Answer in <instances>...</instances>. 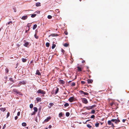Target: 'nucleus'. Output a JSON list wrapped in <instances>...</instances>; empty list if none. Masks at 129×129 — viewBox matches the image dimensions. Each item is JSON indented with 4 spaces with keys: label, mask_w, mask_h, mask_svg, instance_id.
I'll use <instances>...</instances> for the list:
<instances>
[{
    "label": "nucleus",
    "mask_w": 129,
    "mask_h": 129,
    "mask_svg": "<svg viewBox=\"0 0 129 129\" xmlns=\"http://www.w3.org/2000/svg\"><path fill=\"white\" fill-rule=\"evenodd\" d=\"M36 113V112H33L31 114V115H35Z\"/></svg>",
    "instance_id": "nucleus-44"
},
{
    "label": "nucleus",
    "mask_w": 129,
    "mask_h": 129,
    "mask_svg": "<svg viewBox=\"0 0 129 129\" xmlns=\"http://www.w3.org/2000/svg\"><path fill=\"white\" fill-rule=\"evenodd\" d=\"M35 37L36 39H38L39 38V37L36 34H35Z\"/></svg>",
    "instance_id": "nucleus-43"
},
{
    "label": "nucleus",
    "mask_w": 129,
    "mask_h": 129,
    "mask_svg": "<svg viewBox=\"0 0 129 129\" xmlns=\"http://www.w3.org/2000/svg\"><path fill=\"white\" fill-rule=\"evenodd\" d=\"M36 75H38V76L41 75V74L38 70H37L36 71Z\"/></svg>",
    "instance_id": "nucleus-12"
},
{
    "label": "nucleus",
    "mask_w": 129,
    "mask_h": 129,
    "mask_svg": "<svg viewBox=\"0 0 129 129\" xmlns=\"http://www.w3.org/2000/svg\"><path fill=\"white\" fill-rule=\"evenodd\" d=\"M13 91L15 92L16 94H18L20 95H21V93L20 92H19L17 89H13Z\"/></svg>",
    "instance_id": "nucleus-2"
},
{
    "label": "nucleus",
    "mask_w": 129,
    "mask_h": 129,
    "mask_svg": "<svg viewBox=\"0 0 129 129\" xmlns=\"http://www.w3.org/2000/svg\"><path fill=\"white\" fill-rule=\"evenodd\" d=\"M84 108H86V109L88 110H89L90 109H91V107H90V106L88 107H85Z\"/></svg>",
    "instance_id": "nucleus-25"
},
{
    "label": "nucleus",
    "mask_w": 129,
    "mask_h": 129,
    "mask_svg": "<svg viewBox=\"0 0 129 129\" xmlns=\"http://www.w3.org/2000/svg\"><path fill=\"white\" fill-rule=\"evenodd\" d=\"M20 112H18L17 113V115L18 116H19L20 115Z\"/></svg>",
    "instance_id": "nucleus-52"
},
{
    "label": "nucleus",
    "mask_w": 129,
    "mask_h": 129,
    "mask_svg": "<svg viewBox=\"0 0 129 129\" xmlns=\"http://www.w3.org/2000/svg\"><path fill=\"white\" fill-rule=\"evenodd\" d=\"M58 90H59L58 88H57L56 90V92H55V94H56L58 92Z\"/></svg>",
    "instance_id": "nucleus-41"
},
{
    "label": "nucleus",
    "mask_w": 129,
    "mask_h": 129,
    "mask_svg": "<svg viewBox=\"0 0 129 129\" xmlns=\"http://www.w3.org/2000/svg\"><path fill=\"white\" fill-rule=\"evenodd\" d=\"M50 119L51 117H48L46 119H45L44 121V122H47Z\"/></svg>",
    "instance_id": "nucleus-9"
},
{
    "label": "nucleus",
    "mask_w": 129,
    "mask_h": 129,
    "mask_svg": "<svg viewBox=\"0 0 129 129\" xmlns=\"http://www.w3.org/2000/svg\"><path fill=\"white\" fill-rule=\"evenodd\" d=\"M6 73H8L9 71V69L7 68H6Z\"/></svg>",
    "instance_id": "nucleus-40"
},
{
    "label": "nucleus",
    "mask_w": 129,
    "mask_h": 129,
    "mask_svg": "<svg viewBox=\"0 0 129 129\" xmlns=\"http://www.w3.org/2000/svg\"><path fill=\"white\" fill-rule=\"evenodd\" d=\"M21 45L20 44H17L16 45L17 46V47H20Z\"/></svg>",
    "instance_id": "nucleus-48"
},
{
    "label": "nucleus",
    "mask_w": 129,
    "mask_h": 129,
    "mask_svg": "<svg viewBox=\"0 0 129 129\" xmlns=\"http://www.w3.org/2000/svg\"><path fill=\"white\" fill-rule=\"evenodd\" d=\"M10 81L14 82V81L13 79L12 78H10Z\"/></svg>",
    "instance_id": "nucleus-46"
},
{
    "label": "nucleus",
    "mask_w": 129,
    "mask_h": 129,
    "mask_svg": "<svg viewBox=\"0 0 129 129\" xmlns=\"http://www.w3.org/2000/svg\"><path fill=\"white\" fill-rule=\"evenodd\" d=\"M47 18L49 19H51L52 18V16L50 15H48L47 16Z\"/></svg>",
    "instance_id": "nucleus-36"
},
{
    "label": "nucleus",
    "mask_w": 129,
    "mask_h": 129,
    "mask_svg": "<svg viewBox=\"0 0 129 129\" xmlns=\"http://www.w3.org/2000/svg\"><path fill=\"white\" fill-rule=\"evenodd\" d=\"M115 122V123H116V124H117L118 123H117V119H115V121L114 122Z\"/></svg>",
    "instance_id": "nucleus-55"
},
{
    "label": "nucleus",
    "mask_w": 129,
    "mask_h": 129,
    "mask_svg": "<svg viewBox=\"0 0 129 129\" xmlns=\"http://www.w3.org/2000/svg\"><path fill=\"white\" fill-rule=\"evenodd\" d=\"M36 6L37 7L41 6V3L40 2H37L36 3Z\"/></svg>",
    "instance_id": "nucleus-17"
},
{
    "label": "nucleus",
    "mask_w": 129,
    "mask_h": 129,
    "mask_svg": "<svg viewBox=\"0 0 129 129\" xmlns=\"http://www.w3.org/2000/svg\"><path fill=\"white\" fill-rule=\"evenodd\" d=\"M56 45L55 44H53L52 46V49H54L56 47Z\"/></svg>",
    "instance_id": "nucleus-29"
},
{
    "label": "nucleus",
    "mask_w": 129,
    "mask_h": 129,
    "mask_svg": "<svg viewBox=\"0 0 129 129\" xmlns=\"http://www.w3.org/2000/svg\"><path fill=\"white\" fill-rule=\"evenodd\" d=\"M74 97H70L69 99V100L70 102H72L74 100Z\"/></svg>",
    "instance_id": "nucleus-7"
},
{
    "label": "nucleus",
    "mask_w": 129,
    "mask_h": 129,
    "mask_svg": "<svg viewBox=\"0 0 129 129\" xmlns=\"http://www.w3.org/2000/svg\"><path fill=\"white\" fill-rule=\"evenodd\" d=\"M46 46L47 47H49L50 46V44L48 42H47L46 44Z\"/></svg>",
    "instance_id": "nucleus-24"
},
{
    "label": "nucleus",
    "mask_w": 129,
    "mask_h": 129,
    "mask_svg": "<svg viewBox=\"0 0 129 129\" xmlns=\"http://www.w3.org/2000/svg\"><path fill=\"white\" fill-rule=\"evenodd\" d=\"M77 70L78 71L80 72V71H82V70H81V68H80L78 66L77 67Z\"/></svg>",
    "instance_id": "nucleus-18"
},
{
    "label": "nucleus",
    "mask_w": 129,
    "mask_h": 129,
    "mask_svg": "<svg viewBox=\"0 0 129 129\" xmlns=\"http://www.w3.org/2000/svg\"><path fill=\"white\" fill-rule=\"evenodd\" d=\"M115 119H112L111 120V121L114 122L115 121Z\"/></svg>",
    "instance_id": "nucleus-49"
},
{
    "label": "nucleus",
    "mask_w": 129,
    "mask_h": 129,
    "mask_svg": "<svg viewBox=\"0 0 129 129\" xmlns=\"http://www.w3.org/2000/svg\"><path fill=\"white\" fill-rule=\"evenodd\" d=\"M90 106V107H91V109H92L93 108L96 107V105H94L91 106Z\"/></svg>",
    "instance_id": "nucleus-22"
},
{
    "label": "nucleus",
    "mask_w": 129,
    "mask_h": 129,
    "mask_svg": "<svg viewBox=\"0 0 129 129\" xmlns=\"http://www.w3.org/2000/svg\"><path fill=\"white\" fill-rule=\"evenodd\" d=\"M24 42L25 43L23 44V45L26 47H27L29 45V43L26 42L25 40H24Z\"/></svg>",
    "instance_id": "nucleus-4"
},
{
    "label": "nucleus",
    "mask_w": 129,
    "mask_h": 129,
    "mask_svg": "<svg viewBox=\"0 0 129 129\" xmlns=\"http://www.w3.org/2000/svg\"><path fill=\"white\" fill-rule=\"evenodd\" d=\"M59 82L60 84H63L64 83V81L62 80H59Z\"/></svg>",
    "instance_id": "nucleus-8"
},
{
    "label": "nucleus",
    "mask_w": 129,
    "mask_h": 129,
    "mask_svg": "<svg viewBox=\"0 0 129 129\" xmlns=\"http://www.w3.org/2000/svg\"><path fill=\"white\" fill-rule=\"evenodd\" d=\"M53 35H55V36H58V35L57 34H53Z\"/></svg>",
    "instance_id": "nucleus-64"
},
{
    "label": "nucleus",
    "mask_w": 129,
    "mask_h": 129,
    "mask_svg": "<svg viewBox=\"0 0 129 129\" xmlns=\"http://www.w3.org/2000/svg\"><path fill=\"white\" fill-rule=\"evenodd\" d=\"M61 51L63 53H64V51L62 49H61Z\"/></svg>",
    "instance_id": "nucleus-59"
},
{
    "label": "nucleus",
    "mask_w": 129,
    "mask_h": 129,
    "mask_svg": "<svg viewBox=\"0 0 129 129\" xmlns=\"http://www.w3.org/2000/svg\"><path fill=\"white\" fill-rule=\"evenodd\" d=\"M54 105V104L53 103H50L49 104V106H48L49 108H50L52 106Z\"/></svg>",
    "instance_id": "nucleus-13"
},
{
    "label": "nucleus",
    "mask_w": 129,
    "mask_h": 129,
    "mask_svg": "<svg viewBox=\"0 0 129 129\" xmlns=\"http://www.w3.org/2000/svg\"><path fill=\"white\" fill-rule=\"evenodd\" d=\"M18 118V117L16 116L15 117V120H16Z\"/></svg>",
    "instance_id": "nucleus-57"
},
{
    "label": "nucleus",
    "mask_w": 129,
    "mask_h": 129,
    "mask_svg": "<svg viewBox=\"0 0 129 129\" xmlns=\"http://www.w3.org/2000/svg\"><path fill=\"white\" fill-rule=\"evenodd\" d=\"M26 81H23L21 82H20V83L21 84H23L24 85L25 84H26Z\"/></svg>",
    "instance_id": "nucleus-11"
},
{
    "label": "nucleus",
    "mask_w": 129,
    "mask_h": 129,
    "mask_svg": "<svg viewBox=\"0 0 129 129\" xmlns=\"http://www.w3.org/2000/svg\"><path fill=\"white\" fill-rule=\"evenodd\" d=\"M52 127V126L51 125H50L49 126V128H50Z\"/></svg>",
    "instance_id": "nucleus-60"
},
{
    "label": "nucleus",
    "mask_w": 129,
    "mask_h": 129,
    "mask_svg": "<svg viewBox=\"0 0 129 129\" xmlns=\"http://www.w3.org/2000/svg\"><path fill=\"white\" fill-rule=\"evenodd\" d=\"M30 25H29V23H28L27 25V27H28V28H28V30H29V27L30 26Z\"/></svg>",
    "instance_id": "nucleus-45"
},
{
    "label": "nucleus",
    "mask_w": 129,
    "mask_h": 129,
    "mask_svg": "<svg viewBox=\"0 0 129 129\" xmlns=\"http://www.w3.org/2000/svg\"><path fill=\"white\" fill-rule=\"evenodd\" d=\"M108 124L110 125H111L112 126H114V124L113 123H112L111 122V120H109L108 122Z\"/></svg>",
    "instance_id": "nucleus-5"
},
{
    "label": "nucleus",
    "mask_w": 129,
    "mask_h": 129,
    "mask_svg": "<svg viewBox=\"0 0 129 129\" xmlns=\"http://www.w3.org/2000/svg\"><path fill=\"white\" fill-rule=\"evenodd\" d=\"M87 81L88 83H91L93 81L92 79H88Z\"/></svg>",
    "instance_id": "nucleus-14"
},
{
    "label": "nucleus",
    "mask_w": 129,
    "mask_h": 129,
    "mask_svg": "<svg viewBox=\"0 0 129 129\" xmlns=\"http://www.w3.org/2000/svg\"><path fill=\"white\" fill-rule=\"evenodd\" d=\"M82 102L84 104H87L88 103V102L87 100L85 98H82L81 99Z\"/></svg>",
    "instance_id": "nucleus-3"
},
{
    "label": "nucleus",
    "mask_w": 129,
    "mask_h": 129,
    "mask_svg": "<svg viewBox=\"0 0 129 129\" xmlns=\"http://www.w3.org/2000/svg\"><path fill=\"white\" fill-rule=\"evenodd\" d=\"M69 45V44L67 43H66L64 44L63 45L65 47H68Z\"/></svg>",
    "instance_id": "nucleus-26"
},
{
    "label": "nucleus",
    "mask_w": 129,
    "mask_h": 129,
    "mask_svg": "<svg viewBox=\"0 0 129 129\" xmlns=\"http://www.w3.org/2000/svg\"><path fill=\"white\" fill-rule=\"evenodd\" d=\"M37 92L38 93H41L43 94H45L46 93L45 91L41 89L38 90L37 91Z\"/></svg>",
    "instance_id": "nucleus-1"
},
{
    "label": "nucleus",
    "mask_w": 129,
    "mask_h": 129,
    "mask_svg": "<svg viewBox=\"0 0 129 129\" xmlns=\"http://www.w3.org/2000/svg\"><path fill=\"white\" fill-rule=\"evenodd\" d=\"M9 115H10V113L8 112V113L7 115V118L9 116Z\"/></svg>",
    "instance_id": "nucleus-47"
},
{
    "label": "nucleus",
    "mask_w": 129,
    "mask_h": 129,
    "mask_svg": "<svg viewBox=\"0 0 129 129\" xmlns=\"http://www.w3.org/2000/svg\"><path fill=\"white\" fill-rule=\"evenodd\" d=\"M95 117V116L94 115H92V116H91L90 117V118H91L94 119Z\"/></svg>",
    "instance_id": "nucleus-39"
},
{
    "label": "nucleus",
    "mask_w": 129,
    "mask_h": 129,
    "mask_svg": "<svg viewBox=\"0 0 129 129\" xmlns=\"http://www.w3.org/2000/svg\"><path fill=\"white\" fill-rule=\"evenodd\" d=\"M36 100L37 101V102H40L41 101V99L40 98H36Z\"/></svg>",
    "instance_id": "nucleus-15"
},
{
    "label": "nucleus",
    "mask_w": 129,
    "mask_h": 129,
    "mask_svg": "<svg viewBox=\"0 0 129 129\" xmlns=\"http://www.w3.org/2000/svg\"><path fill=\"white\" fill-rule=\"evenodd\" d=\"M41 107H40L39 108V112H40L41 111Z\"/></svg>",
    "instance_id": "nucleus-54"
},
{
    "label": "nucleus",
    "mask_w": 129,
    "mask_h": 129,
    "mask_svg": "<svg viewBox=\"0 0 129 129\" xmlns=\"http://www.w3.org/2000/svg\"><path fill=\"white\" fill-rule=\"evenodd\" d=\"M81 83L82 84H84L85 83V82L84 81H81Z\"/></svg>",
    "instance_id": "nucleus-53"
},
{
    "label": "nucleus",
    "mask_w": 129,
    "mask_h": 129,
    "mask_svg": "<svg viewBox=\"0 0 129 129\" xmlns=\"http://www.w3.org/2000/svg\"><path fill=\"white\" fill-rule=\"evenodd\" d=\"M99 123H96L95 124V126L96 127H98L99 126Z\"/></svg>",
    "instance_id": "nucleus-32"
},
{
    "label": "nucleus",
    "mask_w": 129,
    "mask_h": 129,
    "mask_svg": "<svg viewBox=\"0 0 129 129\" xmlns=\"http://www.w3.org/2000/svg\"><path fill=\"white\" fill-rule=\"evenodd\" d=\"M114 104V103L113 102H112L110 103V105L111 106H112Z\"/></svg>",
    "instance_id": "nucleus-50"
},
{
    "label": "nucleus",
    "mask_w": 129,
    "mask_h": 129,
    "mask_svg": "<svg viewBox=\"0 0 129 129\" xmlns=\"http://www.w3.org/2000/svg\"><path fill=\"white\" fill-rule=\"evenodd\" d=\"M20 86V85H13L12 87H11V88H12V87H19Z\"/></svg>",
    "instance_id": "nucleus-23"
},
{
    "label": "nucleus",
    "mask_w": 129,
    "mask_h": 129,
    "mask_svg": "<svg viewBox=\"0 0 129 129\" xmlns=\"http://www.w3.org/2000/svg\"><path fill=\"white\" fill-rule=\"evenodd\" d=\"M64 106L65 107H67L69 106V104L68 103H66L64 104Z\"/></svg>",
    "instance_id": "nucleus-35"
},
{
    "label": "nucleus",
    "mask_w": 129,
    "mask_h": 129,
    "mask_svg": "<svg viewBox=\"0 0 129 129\" xmlns=\"http://www.w3.org/2000/svg\"><path fill=\"white\" fill-rule=\"evenodd\" d=\"M27 18V15L23 16L21 18V19L25 20Z\"/></svg>",
    "instance_id": "nucleus-10"
},
{
    "label": "nucleus",
    "mask_w": 129,
    "mask_h": 129,
    "mask_svg": "<svg viewBox=\"0 0 129 129\" xmlns=\"http://www.w3.org/2000/svg\"><path fill=\"white\" fill-rule=\"evenodd\" d=\"M80 93L82 94H84L85 95H88L89 94L88 93L84 92L82 90L80 91Z\"/></svg>",
    "instance_id": "nucleus-6"
},
{
    "label": "nucleus",
    "mask_w": 129,
    "mask_h": 129,
    "mask_svg": "<svg viewBox=\"0 0 129 129\" xmlns=\"http://www.w3.org/2000/svg\"><path fill=\"white\" fill-rule=\"evenodd\" d=\"M22 125L24 126H25L26 125V124L25 122H23L22 123Z\"/></svg>",
    "instance_id": "nucleus-27"
},
{
    "label": "nucleus",
    "mask_w": 129,
    "mask_h": 129,
    "mask_svg": "<svg viewBox=\"0 0 129 129\" xmlns=\"http://www.w3.org/2000/svg\"><path fill=\"white\" fill-rule=\"evenodd\" d=\"M117 123H118V122H120V120L118 119L117 120Z\"/></svg>",
    "instance_id": "nucleus-61"
},
{
    "label": "nucleus",
    "mask_w": 129,
    "mask_h": 129,
    "mask_svg": "<svg viewBox=\"0 0 129 129\" xmlns=\"http://www.w3.org/2000/svg\"><path fill=\"white\" fill-rule=\"evenodd\" d=\"M33 105L32 104H30L29 105L30 108L31 109L33 107Z\"/></svg>",
    "instance_id": "nucleus-37"
},
{
    "label": "nucleus",
    "mask_w": 129,
    "mask_h": 129,
    "mask_svg": "<svg viewBox=\"0 0 129 129\" xmlns=\"http://www.w3.org/2000/svg\"><path fill=\"white\" fill-rule=\"evenodd\" d=\"M85 62V61L84 60H83L82 61V63H84Z\"/></svg>",
    "instance_id": "nucleus-62"
},
{
    "label": "nucleus",
    "mask_w": 129,
    "mask_h": 129,
    "mask_svg": "<svg viewBox=\"0 0 129 129\" xmlns=\"http://www.w3.org/2000/svg\"><path fill=\"white\" fill-rule=\"evenodd\" d=\"M95 110H93L91 111V113L92 114L95 113Z\"/></svg>",
    "instance_id": "nucleus-42"
},
{
    "label": "nucleus",
    "mask_w": 129,
    "mask_h": 129,
    "mask_svg": "<svg viewBox=\"0 0 129 129\" xmlns=\"http://www.w3.org/2000/svg\"><path fill=\"white\" fill-rule=\"evenodd\" d=\"M126 120V119H123L122 120V121L123 122H124Z\"/></svg>",
    "instance_id": "nucleus-56"
},
{
    "label": "nucleus",
    "mask_w": 129,
    "mask_h": 129,
    "mask_svg": "<svg viewBox=\"0 0 129 129\" xmlns=\"http://www.w3.org/2000/svg\"><path fill=\"white\" fill-rule=\"evenodd\" d=\"M33 109L34 110V112H35L36 113L38 111L37 108L36 107H34Z\"/></svg>",
    "instance_id": "nucleus-19"
},
{
    "label": "nucleus",
    "mask_w": 129,
    "mask_h": 129,
    "mask_svg": "<svg viewBox=\"0 0 129 129\" xmlns=\"http://www.w3.org/2000/svg\"><path fill=\"white\" fill-rule=\"evenodd\" d=\"M0 110H1L2 111H3V112H4L6 111V108H0Z\"/></svg>",
    "instance_id": "nucleus-16"
},
{
    "label": "nucleus",
    "mask_w": 129,
    "mask_h": 129,
    "mask_svg": "<svg viewBox=\"0 0 129 129\" xmlns=\"http://www.w3.org/2000/svg\"><path fill=\"white\" fill-rule=\"evenodd\" d=\"M6 127V125L5 124L3 126V128H5Z\"/></svg>",
    "instance_id": "nucleus-63"
},
{
    "label": "nucleus",
    "mask_w": 129,
    "mask_h": 129,
    "mask_svg": "<svg viewBox=\"0 0 129 129\" xmlns=\"http://www.w3.org/2000/svg\"><path fill=\"white\" fill-rule=\"evenodd\" d=\"M22 60L23 62H25L26 61L27 59L26 58H22Z\"/></svg>",
    "instance_id": "nucleus-21"
},
{
    "label": "nucleus",
    "mask_w": 129,
    "mask_h": 129,
    "mask_svg": "<svg viewBox=\"0 0 129 129\" xmlns=\"http://www.w3.org/2000/svg\"><path fill=\"white\" fill-rule=\"evenodd\" d=\"M40 11H37L36 12V13H40Z\"/></svg>",
    "instance_id": "nucleus-58"
},
{
    "label": "nucleus",
    "mask_w": 129,
    "mask_h": 129,
    "mask_svg": "<svg viewBox=\"0 0 129 129\" xmlns=\"http://www.w3.org/2000/svg\"><path fill=\"white\" fill-rule=\"evenodd\" d=\"M75 83L74 82H73L71 84V86H75Z\"/></svg>",
    "instance_id": "nucleus-31"
},
{
    "label": "nucleus",
    "mask_w": 129,
    "mask_h": 129,
    "mask_svg": "<svg viewBox=\"0 0 129 129\" xmlns=\"http://www.w3.org/2000/svg\"><path fill=\"white\" fill-rule=\"evenodd\" d=\"M37 24H34V25L33 27V29L34 30V29H35L37 27Z\"/></svg>",
    "instance_id": "nucleus-20"
},
{
    "label": "nucleus",
    "mask_w": 129,
    "mask_h": 129,
    "mask_svg": "<svg viewBox=\"0 0 129 129\" xmlns=\"http://www.w3.org/2000/svg\"><path fill=\"white\" fill-rule=\"evenodd\" d=\"M64 33L66 35H67L68 34V32H67V31H65L64 32Z\"/></svg>",
    "instance_id": "nucleus-51"
},
{
    "label": "nucleus",
    "mask_w": 129,
    "mask_h": 129,
    "mask_svg": "<svg viewBox=\"0 0 129 129\" xmlns=\"http://www.w3.org/2000/svg\"><path fill=\"white\" fill-rule=\"evenodd\" d=\"M87 126L89 128H91L92 127V126L90 125L89 124H88L87 125Z\"/></svg>",
    "instance_id": "nucleus-38"
},
{
    "label": "nucleus",
    "mask_w": 129,
    "mask_h": 129,
    "mask_svg": "<svg viewBox=\"0 0 129 129\" xmlns=\"http://www.w3.org/2000/svg\"><path fill=\"white\" fill-rule=\"evenodd\" d=\"M36 14H32L31 16V17L32 18H34L36 16Z\"/></svg>",
    "instance_id": "nucleus-33"
},
{
    "label": "nucleus",
    "mask_w": 129,
    "mask_h": 129,
    "mask_svg": "<svg viewBox=\"0 0 129 129\" xmlns=\"http://www.w3.org/2000/svg\"><path fill=\"white\" fill-rule=\"evenodd\" d=\"M70 114V113L69 112H67L66 114V116L67 117L69 116Z\"/></svg>",
    "instance_id": "nucleus-30"
},
{
    "label": "nucleus",
    "mask_w": 129,
    "mask_h": 129,
    "mask_svg": "<svg viewBox=\"0 0 129 129\" xmlns=\"http://www.w3.org/2000/svg\"><path fill=\"white\" fill-rule=\"evenodd\" d=\"M10 23L12 24V21H9V22H8L6 24V25H9Z\"/></svg>",
    "instance_id": "nucleus-34"
},
{
    "label": "nucleus",
    "mask_w": 129,
    "mask_h": 129,
    "mask_svg": "<svg viewBox=\"0 0 129 129\" xmlns=\"http://www.w3.org/2000/svg\"><path fill=\"white\" fill-rule=\"evenodd\" d=\"M63 114L62 112H60L59 114V117H61L62 116Z\"/></svg>",
    "instance_id": "nucleus-28"
}]
</instances>
